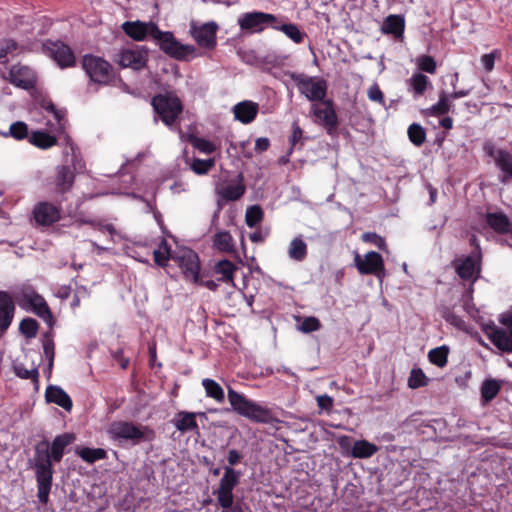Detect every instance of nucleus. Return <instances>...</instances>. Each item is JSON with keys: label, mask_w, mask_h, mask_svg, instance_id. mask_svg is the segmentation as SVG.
I'll return each mask as SVG.
<instances>
[{"label": "nucleus", "mask_w": 512, "mask_h": 512, "mask_svg": "<svg viewBox=\"0 0 512 512\" xmlns=\"http://www.w3.org/2000/svg\"><path fill=\"white\" fill-rule=\"evenodd\" d=\"M405 28V20L401 15H389L383 21L381 30L384 34H391L394 37H402Z\"/></svg>", "instance_id": "31"}, {"label": "nucleus", "mask_w": 512, "mask_h": 512, "mask_svg": "<svg viewBox=\"0 0 512 512\" xmlns=\"http://www.w3.org/2000/svg\"><path fill=\"white\" fill-rule=\"evenodd\" d=\"M362 241L378 247L382 251H387L385 239L375 232H365L361 236Z\"/></svg>", "instance_id": "54"}, {"label": "nucleus", "mask_w": 512, "mask_h": 512, "mask_svg": "<svg viewBox=\"0 0 512 512\" xmlns=\"http://www.w3.org/2000/svg\"><path fill=\"white\" fill-rule=\"evenodd\" d=\"M173 261L181 268L186 279L199 282L200 261L197 253L190 248H183L175 253Z\"/></svg>", "instance_id": "12"}, {"label": "nucleus", "mask_w": 512, "mask_h": 512, "mask_svg": "<svg viewBox=\"0 0 512 512\" xmlns=\"http://www.w3.org/2000/svg\"><path fill=\"white\" fill-rule=\"evenodd\" d=\"M276 20L273 14L255 11L242 14L238 24L242 31L256 33L261 32L266 25H272Z\"/></svg>", "instance_id": "16"}, {"label": "nucleus", "mask_w": 512, "mask_h": 512, "mask_svg": "<svg viewBox=\"0 0 512 512\" xmlns=\"http://www.w3.org/2000/svg\"><path fill=\"white\" fill-rule=\"evenodd\" d=\"M11 84L24 90L35 88L37 83V75L33 69L28 66L15 64L8 72V76H4Z\"/></svg>", "instance_id": "15"}, {"label": "nucleus", "mask_w": 512, "mask_h": 512, "mask_svg": "<svg viewBox=\"0 0 512 512\" xmlns=\"http://www.w3.org/2000/svg\"><path fill=\"white\" fill-rule=\"evenodd\" d=\"M45 399L48 403H54L68 412L73 407L70 396L59 386L49 385L45 391Z\"/></svg>", "instance_id": "28"}, {"label": "nucleus", "mask_w": 512, "mask_h": 512, "mask_svg": "<svg viewBox=\"0 0 512 512\" xmlns=\"http://www.w3.org/2000/svg\"><path fill=\"white\" fill-rule=\"evenodd\" d=\"M481 401L483 404L491 402L501 390V381L486 379L481 385Z\"/></svg>", "instance_id": "33"}, {"label": "nucleus", "mask_w": 512, "mask_h": 512, "mask_svg": "<svg viewBox=\"0 0 512 512\" xmlns=\"http://www.w3.org/2000/svg\"><path fill=\"white\" fill-rule=\"evenodd\" d=\"M450 100L448 93L441 91L438 102L428 109L429 114L433 116H440L448 113L451 109Z\"/></svg>", "instance_id": "42"}, {"label": "nucleus", "mask_w": 512, "mask_h": 512, "mask_svg": "<svg viewBox=\"0 0 512 512\" xmlns=\"http://www.w3.org/2000/svg\"><path fill=\"white\" fill-rule=\"evenodd\" d=\"M496 52L497 51H493L491 53H488V54H484L482 57H481V62L485 68L486 71L490 72L493 70L494 68V63H495V58H496Z\"/></svg>", "instance_id": "60"}, {"label": "nucleus", "mask_w": 512, "mask_h": 512, "mask_svg": "<svg viewBox=\"0 0 512 512\" xmlns=\"http://www.w3.org/2000/svg\"><path fill=\"white\" fill-rule=\"evenodd\" d=\"M483 332L499 350L506 353L512 352V339L504 329L490 322L483 326Z\"/></svg>", "instance_id": "21"}, {"label": "nucleus", "mask_w": 512, "mask_h": 512, "mask_svg": "<svg viewBox=\"0 0 512 512\" xmlns=\"http://www.w3.org/2000/svg\"><path fill=\"white\" fill-rule=\"evenodd\" d=\"M4 137H13L16 140H23L29 138L28 126L23 121H16L12 123L7 132H0Z\"/></svg>", "instance_id": "41"}, {"label": "nucleus", "mask_w": 512, "mask_h": 512, "mask_svg": "<svg viewBox=\"0 0 512 512\" xmlns=\"http://www.w3.org/2000/svg\"><path fill=\"white\" fill-rule=\"evenodd\" d=\"M241 472L230 466L224 468V474L219 482L218 489L214 492L218 504L222 508H228L233 504V489L238 485Z\"/></svg>", "instance_id": "8"}, {"label": "nucleus", "mask_w": 512, "mask_h": 512, "mask_svg": "<svg viewBox=\"0 0 512 512\" xmlns=\"http://www.w3.org/2000/svg\"><path fill=\"white\" fill-rule=\"evenodd\" d=\"M449 348L446 345L434 348L429 351V361L437 367L443 368L447 365Z\"/></svg>", "instance_id": "40"}, {"label": "nucleus", "mask_w": 512, "mask_h": 512, "mask_svg": "<svg viewBox=\"0 0 512 512\" xmlns=\"http://www.w3.org/2000/svg\"><path fill=\"white\" fill-rule=\"evenodd\" d=\"M74 170L68 165H60L56 167L54 178L55 191L58 194H65L70 191L74 184Z\"/></svg>", "instance_id": "24"}, {"label": "nucleus", "mask_w": 512, "mask_h": 512, "mask_svg": "<svg viewBox=\"0 0 512 512\" xmlns=\"http://www.w3.org/2000/svg\"><path fill=\"white\" fill-rule=\"evenodd\" d=\"M246 192V185L244 184V174L240 172L236 179L225 187H217L216 193L221 199L225 201H237Z\"/></svg>", "instance_id": "23"}, {"label": "nucleus", "mask_w": 512, "mask_h": 512, "mask_svg": "<svg viewBox=\"0 0 512 512\" xmlns=\"http://www.w3.org/2000/svg\"><path fill=\"white\" fill-rule=\"evenodd\" d=\"M196 417L197 414L194 412L179 411L172 420V423L182 434L187 432L199 434V426Z\"/></svg>", "instance_id": "27"}, {"label": "nucleus", "mask_w": 512, "mask_h": 512, "mask_svg": "<svg viewBox=\"0 0 512 512\" xmlns=\"http://www.w3.org/2000/svg\"><path fill=\"white\" fill-rule=\"evenodd\" d=\"M33 216L37 224L51 226L61 219V209L50 202L44 201L34 207Z\"/></svg>", "instance_id": "20"}, {"label": "nucleus", "mask_w": 512, "mask_h": 512, "mask_svg": "<svg viewBox=\"0 0 512 512\" xmlns=\"http://www.w3.org/2000/svg\"><path fill=\"white\" fill-rule=\"evenodd\" d=\"M408 137L415 146L420 147L426 140V132L421 125L413 123L408 128Z\"/></svg>", "instance_id": "44"}, {"label": "nucleus", "mask_w": 512, "mask_h": 512, "mask_svg": "<svg viewBox=\"0 0 512 512\" xmlns=\"http://www.w3.org/2000/svg\"><path fill=\"white\" fill-rule=\"evenodd\" d=\"M82 68L91 82L110 85L115 79L113 66L102 57L86 54L82 58Z\"/></svg>", "instance_id": "5"}, {"label": "nucleus", "mask_w": 512, "mask_h": 512, "mask_svg": "<svg viewBox=\"0 0 512 512\" xmlns=\"http://www.w3.org/2000/svg\"><path fill=\"white\" fill-rule=\"evenodd\" d=\"M483 150L487 156L494 160L495 166L501 171L499 181L507 184L512 179V155L504 149H497L493 142L485 141Z\"/></svg>", "instance_id": "9"}, {"label": "nucleus", "mask_w": 512, "mask_h": 512, "mask_svg": "<svg viewBox=\"0 0 512 512\" xmlns=\"http://www.w3.org/2000/svg\"><path fill=\"white\" fill-rule=\"evenodd\" d=\"M157 24L155 22H142L140 20L136 21H126L121 25L122 31L132 40L134 41H144L148 37L152 39L153 34L157 29Z\"/></svg>", "instance_id": "19"}, {"label": "nucleus", "mask_w": 512, "mask_h": 512, "mask_svg": "<svg viewBox=\"0 0 512 512\" xmlns=\"http://www.w3.org/2000/svg\"><path fill=\"white\" fill-rule=\"evenodd\" d=\"M152 39L163 53L175 60L189 61L198 55L195 46L182 44L171 31H161L158 26Z\"/></svg>", "instance_id": "4"}, {"label": "nucleus", "mask_w": 512, "mask_h": 512, "mask_svg": "<svg viewBox=\"0 0 512 512\" xmlns=\"http://www.w3.org/2000/svg\"><path fill=\"white\" fill-rule=\"evenodd\" d=\"M73 433L57 435L52 442L46 438L34 446V455L28 459V467L34 471L38 501L46 505L53 483L54 463L61 462L66 448L75 441Z\"/></svg>", "instance_id": "1"}, {"label": "nucleus", "mask_w": 512, "mask_h": 512, "mask_svg": "<svg viewBox=\"0 0 512 512\" xmlns=\"http://www.w3.org/2000/svg\"><path fill=\"white\" fill-rule=\"evenodd\" d=\"M108 434L113 440L130 442L137 445L141 442H151L156 438L155 431L147 425H136L130 421H114L108 428Z\"/></svg>", "instance_id": "3"}, {"label": "nucleus", "mask_w": 512, "mask_h": 512, "mask_svg": "<svg viewBox=\"0 0 512 512\" xmlns=\"http://www.w3.org/2000/svg\"><path fill=\"white\" fill-rule=\"evenodd\" d=\"M263 210L259 205L250 206L245 214V222L248 227L253 228L263 220Z\"/></svg>", "instance_id": "45"}, {"label": "nucleus", "mask_w": 512, "mask_h": 512, "mask_svg": "<svg viewBox=\"0 0 512 512\" xmlns=\"http://www.w3.org/2000/svg\"><path fill=\"white\" fill-rule=\"evenodd\" d=\"M378 450V447L368 442L367 440H357L351 450V455L354 458H369L374 455Z\"/></svg>", "instance_id": "34"}, {"label": "nucleus", "mask_w": 512, "mask_h": 512, "mask_svg": "<svg viewBox=\"0 0 512 512\" xmlns=\"http://www.w3.org/2000/svg\"><path fill=\"white\" fill-rule=\"evenodd\" d=\"M303 136V131L302 129L300 128V126L298 125L297 122H294L293 123V130H292V135L289 139V142H290V151L289 153L292 152L293 150V147L297 144V142L302 138Z\"/></svg>", "instance_id": "59"}, {"label": "nucleus", "mask_w": 512, "mask_h": 512, "mask_svg": "<svg viewBox=\"0 0 512 512\" xmlns=\"http://www.w3.org/2000/svg\"><path fill=\"white\" fill-rule=\"evenodd\" d=\"M226 511L224 512H246L249 510V507L245 504L243 499H238L236 502L231 504L228 508H224Z\"/></svg>", "instance_id": "62"}, {"label": "nucleus", "mask_w": 512, "mask_h": 512, "mask_svg": "<svg viewBox=\"0 0 512 512\" xmlns=\"http://www.w3.org/2000/svg\"><path fill=\"white\" fill-rule=\"evenodd\" d=\"M151 104L162 122L167 126L173 125L183 112V104L173 92L155 95Z\"/></svg>", "instance_id": "6"}, {"label": "nucleus", "mask_w": 512, "mask_h": 512, "mask_svg": "<svg viewBox=\"0 0 512 512\" xmlns=\"http://www.w3.org/2000/svg\"><path fill=\"white\" fill-rule=\"evenodd\" d=\"M429 379L426 377L422 369L413 368L408 378V387L411 389H417L424 387L428 384Z\"/></svg>", "instance_id": "46"}, {"label": "nucleus", "mask_w": 512, "mask_h": 512, "mask_svg": "<svg viewBox=\"0 0 512 512\" xmlns=\"http://www.w3.org/2000/svg\"><path fill=\"white\" fill-rule=\"evenodd\" d=\"M15 305L10 294L0 291V331L4 332L11 325L14 317Z\"/></svg>", "instance_id": "25"}, {"label": "nucleus", "mask_w": 512, "mask_h": 512, "mask_svg": "<svg viewBox=\"0 0 512 512\" xmlns=\"http://www.w3.org/2000/svg\"><path fill=\"white\" fill-rule=\"evenodd\" d=\"M241 459L242 455L236 449H231L229 451L227 461L230 467L238 464L241 461Z\"/></svg>", "instance_id": "64"}, {"label": "nucleus", "mask_w": 512, "mask_h": 512, "mask_svg": "<svg viewBox=\"0 0 512 512\" xmlns=\"http://www.w3.org/2000/svg\"><path fill=\"white\" fill-rule=\"evenodd\" d=\"M227 397L234 412L254 423L272 424L280 422L270 408L247 399L230 386H228Z\"/></svg>", "instance_id": "2"}, {"label": "nucleus", "mask_w": 512, "mask_h": 512, "mask_svg": "<svg viewBox=\"0 0 512 512\" xmlns=\"http://www.w3.org/2000/svg\"><path fill=\"white\" fill-rule=\"evenodd\" d=\"M118 56V64L121 67L141 70L147 65L148 48L146 46H137L136 49H122Z\"/></svg>", "instance_id": "18"}, {"label": "nucleus", "mask_w": 512, "mask_h": 512, "mask_svg": "<svg viewBox=\"0 0 512 512\" xmlns=\"http://www.w3.org/2000/svg\"><path fill=\"white\" fill-rule=\"evenodd\" d=\"M202 386L205 389L207 397L222 403L225 400V393L223 388L213 379L205 378L202 380Z\"/></svg>", "instance_id": "38"}, {"label": "nucleus", "mask_w": 512, "mask_h": 512, "mask_svg": "<svg viewBox=\"0 0 512 512\" xmlns=\"http://www.w3.org/2000/svg\"><path fill=\"white\" fill-rule=\"evenodd\" d=\"M38 329V322L30 317L24 318L19 325V330L21 334H23L28 339L36 337Z\"/></svg>", "instance_id": "47"}, {"label": "nucleus", "mask_w": 512, "mask_h": 512, "mask_svg": "<svg viewBox=\"0 0 512 512\" xmlns=\"http://www.w3.org/2000/svg\"><path fill=\"white\" fill-rule=\"evenodd\" d=\"M441 316L445 319L446 322L451 325L461 328L464 324V320L456 315L449 307H443L441 309Z\"/></svg>", "instance_id": "57"}, {"label": "nucleus", "mask_w": 512, "mask_h": 512, "mask_svg": "<svg viewBox=\"0 0 512 512\" xmlns=\"http://www.w3.org/2000/svg\"><path fill=\"white\" fill-rule=\"evenodd\" d=\"M44 355L48 360V370L51 371L54 364L55 344L50 332H46L42 338Z\"/></svg>", "instance_id": "43"}, {"label": "nucleus", "mask_w": 512, "mask_h": 512, "mask_svg": "<svg viewBox=\"0 0 512 512\" xmlns=\"http://www.w3.org/2000/svg\"><path fill=\"white\" fill-rule=\"evenodd\" d=\"M15 374L22 379H31L34 383H38L39 372L37 368L27 369L24 365L14 366Z\"/></svg>", "instance_id": "51"}, {"label": "nucleus", "mask_w": 512, "mask_h": 512, "mask_svg": "<svg viewBox=\"0 0 512 512\" xmlns=\"http://www.w3.org/2000/svg\"><path fill=\"white\" fill-rule=\"evenodd\" d=\"M290 78L296 83L299 91L310 101H324L327 94V83L324 79L316 80L305 74L291 73Z\"/></svg>", "instance_id": "7"}, {"label": "nucleus", "mask_w": 512, "mask_h": 512, "mask_svg": "<svg viewBox=\"0 0 512 512\" xmlns=\"http://www.w3.org/2000/svg\"><path fill=\"white\" fill-rule=\"evenodd\" d=\"M43 50L60 68L75 66L76 58L72 49L61 41L47 40L43 43Z\"/></svg>", "instance_id": "13"}, {"label": "nucleus", "mask_w": 512, "mask_h": 512, "mask_svg": "<svg viewBox=\"0 0 512 512\" xmlns=\"http://www.w3.org/2000/svg\"><path fill=\"white\" fill-rule=\"evenodd\" d=\"M323 108L317 104L312 105V113L315 116V123L322 126L327 134L336 136L338 130V116L336 114L334 103L331 99H326L322 102Z\"/></svg>", "instance_id": "11"}, {"label": "nucleus", "mask_w": 512, "mask_h": 512, "mask_svg": "<svg viewBox=\"0 0 512 512\" xmlns=\"http://www.w3.org/2000/svg\"><path fill=\"white\" fill-rule=\"evenodd\" d=\"M213 248L222 253L237 254L234 240L228 231H219L213 236Z\"/></svg>", "instance_id": "30"}, {"label": "nucleus", "mask_w": 512, "mask_h": 512, "mask_svg": "<svg viewBox=\"0 0 512 512\" xmlns=\"http://www.w3.org/2000/svg\"><path fill=\"white\" fill-rule=\"evenodd\" d=\"M354 264L361 275H375L378 278L384 276V261L378 252L370 251L364 258L355 253Z\"/></svg>", "instance_id": "14"}, {"label": "nucleus", "mask_w": 512, "mask_h": 512, "mask_svg": "<svg viewBox=\"0 0 512 512\" xmlns=\"http://www.w3.org/2000/svg\"><path fill=\"white\" fill-rule=\"evenodd\" d=\"M321 327V323L318 318L314 316H309L304 318L301 325L299 326V330L303 333H311L319 330Z\"/></svg>", "instance_id": "56"}, {"label": "nucleus", "mask_w": 512, "mask_h": 512, "mask_svg": "<svg viewBox=\"0 0 512 512\" xmlns=\"http://www.w3.org/2000/svg\"><path fill=\"white\" fill-rule=\"evenodd\" d=\"M176 252L177 251H172L170 245L163 239L160 248L153 252L154 262L158 266L165 268L168 265V261L173 260V256H175Z\"/></svg>", "instance_id": "37"}, {"label": "nucleus", "mask_w": 512, "mask_h": 512, "mask_svg": "<svg viewBox=\"0 0 512 512\" xmlns=\"http://www.w3.org/2000/svg\"><path fill=\"white\" fill-rule=\"evenodd\" d=\"M274 28L284 32L295 43H301L304 39V33L295 24H282L281 26H274Z\"/></svg>", "instance_id": "49"}, {"label": "nucleus", "mask_w": 512, "mask_h": 512, "mask_svg": "<svg viewBox=\"0 0 512 512\" xmlns=\"http://www.w3.org/2000/svg\"><path fill=\"white\" fill-rule=\"evenodd\" d=\"M270 147V141L266 137H260L255 142V150L259 153L267 151Z\"/></svg>", "instance_id": "63"}, {"label": "nucleus", "mask_w": 512, "mask_h": 512, "mask_svg": "<svg viewBox=\"0 0 512 512\" xmlns=\"http://www.w3.org/2000/svg\"><path fill=\"white\" fill-rule=\"evenodd\" d=\"M215 165V159L209 158L206 160H202L199 158H194L191 163V170L197 175H205L209 172L211 168Z\"/></svg>", "instance_id": "50"}, {"label": "nucleus", "mask_w": 512, "mask_h": 512, "mask_svg": "<svg viewBox=\"0 0 512 512\" xmlns=\"http://www.w3.org/2000/svg\"><path fill=\"white\" fill-rule=\"evenodd\" d=\"M317 404L322 410L330 411L333 407V398L328 395H320L317 397Z\"/></svg>", "instance_id": "61"}, {"label": "nucleus", "mask_w": 512, "mask_h": 512, "mask_svg": "<svg viewBox=\"0 0 512 512\" xmlns=\"http://www.w3.org/2000/svg\"><path fill=\"white\" fill-rule=\"evenodd\" d=\"M417 66L421 71L427 72L429 74H434L436 72V61L432 56L429 55H421L416 60Z\"/></svg>", "instance_id": "52"}, {"label": "nucleus", "mask_w": 512, "mask_h": 512, "mask_svg": "<svg viewBox=\"0 0 512 512\" xmlns=\"http://www.w3.org/2000/svg\"><path fill=\"white\" fill-rule=\"evenodd\" d=\"M29 142L38 148L47 149L57 143V138L45 131L37 130L32 132Z\"/></svg>", "instance_id": "35"}, {"label": "nucleus", "mask_w": 512, "mask_h": 512, "mask_svg": "<svg viewBox=\"0 0 512 512\" xmlns=\"http://www.w3.org/2000/svg\"><path fill=\"white\" fill-rule=\"evenodd\" d=\"M75 453L80 456L83 461L90 464L107 457L106 450L102 448L78 447L75 449Z\"/></svg>", "instance_id": "36"}, {"label": "nucleus", "mask_w": 512, "mask_h": 512, "mask_svg": "<svg viewBox=\"0 0 512 512\" xmlns=\"http://www.w3.org/2000/svg\"><path fill=\"white\" fill-rule=\"evenodd\" d=\"M429 83L428 77L422 73L414 74L410 80L409 84L412 87L413 91L417 95H423L427 89V85Z\"/></svg>", "instance_id": "48"}, {"label": "nucleus", "mask_w": 512, "mask_h": 512, "mask_svg": "<svg viewBox=\"0 0 512 512\" xmlns=\"http://www.w3.org/2000/svg\"><path fill=\"white\" fill-rule=\"evenodd\" d=\"M289 257L295 261H303L307 256V244L299 236L295 237L289 246Z\"/></svg>", "instance_id": "39"}, {"label": "nucleus", "mask_w": 512, "mask_h": 512, "mask_svg": "<svg viewBox=\"0 0 512 512\" xmlns=\"http://www.w3.org/2000/svg\"><path fill=\"white\" fill-rule=\"evenodd\" d=\"M259 105L253 101L245 100L237 103L233 107V113L236 120L243 124H249L256 118Z\"/></svg>", "instance_id": "26"}, {"label": "nucleus", "mask_w": 512, "mask_h": 512, "mask_svg": "<svg viewBox=\"0 0 512 512\" xmlns=\"http://www.w3.org/2000/svg\"><path fill=\"white\" fill-rule=\"evenodd\" d=\"M451 264L460 279L475 282L481 272V252L456 258Z\"/></svg>", "instance_id": "10"}, {"label": "nucleus", "mask_w": 512, "mask_h": 512, "mask_svg": "<svg viewBox=\"0 0 512 512\" xmlns=\"http://www.w3.org/2000/svg\"><path fill=\"white\" fill-rule=\"evenodd\" d=\"M191 143L194 148L206 154H211L216 150V146L212 142L204 138L194 137L191 140Z\"/></svg>", "instance_id": "55"}, {"label": "nucleus", "mask_w": 512, "mask_h": 512, "mask_svg": "<svg viewBox=\"0 0 512 512\" xmlns=\"http://www.w3.org/2000/svg\"><path fill=\"white\" fill-rule=\"evenodd\" d=\"M18 43L14 39L5 38L0 40V62L8 55L18 50Z\"/></svg>", "instance_id": "53"}, {"label": "nucleus", "mask_w": 512, "mask_h": 512, "mask_svg": "<svg viewBox=\"0 0 512 512\" xmlns=\"http://www.w3.org/2000/svg\"><path fill=\"white\" fill-rule=\"evenodd\" d=\"M217 30L218 25L213 21L200 26H197L196 23L192 22L190 27V34L198 46L212 50L217 45Z\"/></svg>", "instance_id": "17"}, {"label": "nucleus", "mask_w": 512, "mask_h": 512, "mask_svg": "<svg viewBox=\"0 0 512 512\" xmlns=\"http://www.w3.org/2000/svg\"><path fill=\"white\" fill-rule=\"evenodd\" d=\"M368 98L371 101L378 102L384 105V95L377 84H373L368 90Z\"/></svg>", "instance_id": "58"}, {"label": "nucleus", "mask_w": 512, "mask_h": 512, "mask_svg": "<svg viewBox=\"0 0 512 512\" xmlns=\"http://www.w3.org/2000/svg\"><path fill=\"white\" fill-rule=\"evenodd\" d=\"M23 299L26 303H28L32 311L42 318L45 322H47L50 326L53 325V315L52 312L46 303L45 299L35 291H29L23 294Z\"/></svg>", "instance_id": "22"}, {"label": "nucleus", "mask_w": 512, "mask_h": 512, "mask_svg": "<svg viewBox=\"0 0 512 512\" xmlns=\"http://www.w3.org/2000/svg\"><path fill=\"white\" fill-rule=\"evenodd\" d=\"M485 221L498 234H508L512 222L503 212H488Z\"/></svg>", "instance_id": "29"}, {"label": "nucleus", "mask_w": 512, "mask_h": 512, "mask_svg": "<svg viewBox=\"0 0 512 512\" xmlns=\"http://www.w3.org/2000/svg\"><path fill=\"white\" fill-rule=\"evenodd\" d=\"M237 270L238 267L227 259L218 261L213 267L214 273L219 275L217 280L224 283H233L234 273Z\"/></svg>", "instance_id": "32"}]
</instances>
